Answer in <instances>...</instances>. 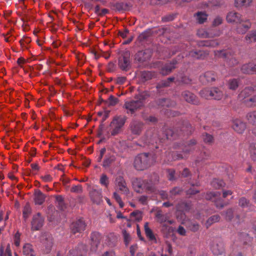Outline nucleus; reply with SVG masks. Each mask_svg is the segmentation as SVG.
Returning a JSON list of instances; mask_svg holds the SVG:
<instances>
[{
  "mask_svg": "<svg viewBox=\"0 0 256 256\" xmlns=\"http://www.w3.org/2000/svg\"><path fill=\"white\" fill-rule=\"evenodd\" d=\"M178 134L174 132L172 130L164 126L162 128V135L158 134V131L155 128L148 130L144 135L141 138V140L144 143V146H148L157 144L158 142H162L166 140H172L178 136Z\"/></svg>",
  "mask_w": 256,
  "mask_h": 256,
  "instance_id": "nucleus-1",
  "label": "nucleus"
},
{
  "mask_svg": "<svg viewBox=\"0 0 256 256\" xmlns=\"http://www.w3.org/2000/svg\"><path fill=\"white\" fill-rule=\"evenodd\" d=\"M226 20L228 22L239 24L237 28L238 33H245L250 27L251 24L248 20H244L241 18V16L234 12H230L226 16Z\"/></svg>",
  "mask_w": 256,
  "mask_h": 256,
  "instance_id": "nucleus-2",
  "label": "nucleus"
},
{
  "mask_svg": "<svg viewBox=\"0 0 256 256\" xmlns=\"http://www.w3.org/2000/svg\"><path fill=\"white\" fill-rule=\"evenodd\" d=\"M153 162L154 158L152 154L142 153L135 158L134 166L138 170H142L150 167Z\"/></svg>",
  "mask_w": 256,
  "mask_h": 256,
  "instance_id": "nucleus-3",
  "label": "nucleus"
},
{
  "mask_svg": "<svg viewBox=\"0 0 256 256\" xmlns=\"http://www.w3.org/2000/svg\"><path fill=\"white\" fill-rule=\"evenodd\" d=\"M132 184L134 190L138 193H142L144 191L152 192L154 190V184L150 180L136 178L133 180Z\"/></svg>",
  "mask_w": 256,
  "mask_h": 256,
  "instance_id": "nucleus-4",
  "label": "nucleus"
},
{
  "mask_svg": "<svg viewBox=\"0 0 256 256\" xmlns=\"http://www.w3.org/2000/svg\"><path fill=\"white\" fill-rule=\"evenodd\" d=\"M214 54L217 57L224 58L229 66H234L238 64V60L234 56V53L231 50H216Z\"/></svg>",
  "mask_w": 256,
  "mask_h": 256,
  "instance_id": "nucleus-5",
  "label": "nucleus"
},
{
  "mask_svg": "<svg viewBox=\"0 0 256 256\" xmlns=\"http://www.w3.org/2000/svg\"><path fill=\"white\" fill-rule=\"evenodd\" d=\"M130 53L129 50H126L122 52L118 58V66L124 71H128L130 68Z\"/></svg>",
  "mask_w": 256,
  "mask_h": 256,
  "instance_id": "nucleus-6",
  "label": "nucleus"
},
{
  "mask_svg": "<svg viewBox=\"0 0 256 256\" xmlns=\"http://www.w3.org/2000/svg\"><path fill=\"white\" fill-rule=\"evenodd\" d=\"M144 104H142L140 100H127L124 102V108L127 110V114H133L136 111L143 106Z\"/></svg>",
  "mask_w": 256,
  "mask_h": 256,
  "instance_id": "nucleus-7",
  "label": "nucleus"
},
{
  "mask_svg": "<svg viewBox=\"0 0 256 256\" xmlns=\"http://www.w3.org/2000/svg\"><path fill=\"white\" fill-rule=\"evenodd\" d=\"M220 193L218 192H208L205 196V198L207 200H210L214 202L216 208H223L226 204H224L222 199L219 198Z\"/></svg>",
  "mask_w": 256,
  "mask_h": 256,
  "instance_id": "nucleus-8",
  "label": "nucleus"
},
{
  "mask_svg": "<svg viewBox=\"0 0 256 256\" xmlns=\"http://www.w3.org/2000/svg\"><path fill=\"white\" fill-rule=\"evenodd\" d=\"M87 252L86 246L79 244L74 248L69 251L68 256H86Z\"/></svg>",
  "mask_w": 256,
  "mask_h": 256,
  "instance_id": "nucleus-9",
  "label": "nucleus"
},
{
  "mask_svg": "<svg viewBox=\"0 0 256 256\" xmlns=\"http://www.w3.org/2000/svg\"><path fill=\"white\" fill-rule=\"evenodd\" d=\"M115 184L123 194L128 196L130 190L123 176H116L115 180Z\"/></svg>",
  "mask_w": 256,
  "mask_h": 256,
  "instance_id": "nucleus-10",
  "label": "nucleus"
},
{
  "mask_svg": "<svg viewBox=\"0 0 256 256\" xmlns=\"http://www.w3.org/2000/svg\"><path fill=\"white\" fill-rule=\"evenodd\" d=\"M44 218L42 216L40 213L38 212L32 216L31 222L32 230H38L43 226Z\"/></svg>",
  "mask_w": 256,
  "mask_h": 256,
  "instance_id": "nucleus-11",
  "label": "nucleus"
},
{
  "mask_svg": "<svg viewBox=\"0 0 256 256\" xmlns=\"http://www.w3.org/2000/svg\"><path fill=\"white\" fill-rule=\"evenodd\" d=\"M86 224L83 219L80 218L73 222L70 225V230L73 234L81 233L86 228Z\"/></svg>",
  "mask_w": 256,
  "mask_h": 256,
  "instance_id": "nucleus-12",
  "label": "nucleus"
},
{
  "mask_svg": "<svg viewBox=\"0 0 256 256\" xmlns=\"http://www.w3.org/2000/svg\"><path fill=\"white\" fill-rule=\"evenodd\" d=\"M102 239L101 234L98 232H94L90 235V251L92 252H96L98 250V246Z\"/></svg>",
  "mask_w": 256,
  "mask_h": 256,
  "instance_id": "nucleus-13",
  "label": "nucleus"
},
{
  "mask_svg": "<svg viewBox=\"0 0 256 256\" xmlns=\"http://www.w3.org/2000/svg\"><path fill=\"white\" fill-rule=\"evenodd\" d=\"M144 124L137 120H132L130 127L132 133L134 135H140L144 130Z\"/></svg>",
  "mask_w": 256,
  "mask_h": 256,
  "instance_id": "nucleus-14",
  "label": "nucleus"
},
{
  "mask_svg": "<svg viewBox=\"0 0 256 256\" xmlns=\"http://www.w3.org/2000/svg\"><path fill=\"white\" fill-rule=\"evenodd\" d=\"M90 196L93 203L100 204L102 202V190L92 188L90 192Z\"/></svg>",
  "mask_w": 256,
  "mask_h": 256,
  "instance_id": "nucleus-15",
  "label": "nucleus"
},
{
  "mask_svg": "<svg viewBox=\"0 0 256 256\" xmlns=\"http://www.w3.org/2000/svg\"><path fill=\"white\" fill-rule=\"evenodd\" d=\"M208 54V52L206 50H191L188 54H186V56L192 58L193 60H203L206 58Z\"/></svg>",
  "mask_w": 256,
  "mask_h": 256,
  "instance_id": "nucleus-16",
  "label": "nucleus"
},
{
  "mask_svg": "<svg viewBox=\"0 0 256 256\" xmlns=\"http://www.w3.org/2000/svg\"><path fill=\"white\" fill-rule=\"evenodd\" d=\"M150 53L148 50H140L135 54L134 60L138 63H142L150 60Z\"/></svg>",
  "mask_w": 256,
  "mask_h": 256,
  "instance_id": "nucleus-17",
  "label": "nucleus"
},
{
  "mask_svg": "<svg viewBox=\"0 0 256 256\" xmlns=\"http://www.w3.org/2000/svg\"><path fill=\"white\" fill-rule=\"evenodd\" d=\"M216 74L214 71H208L200 76V80L203 84L210 82L216 80Z\"/></svg>",
  "mask_w": 256,
  "mask_h": 256,
  "instance_id": "nucleus-18",
  "label": "nucleus"
},
{
  "mask_svg": "<svg viewBox=\"0 0 256 256\" xmlns=\"http://www.w3.org/2000/svg\"><path fill=\"white\" fill-rule=\"evenodd\" d=\"M246 124L240 120L236 119L232 122V128L238 134H242L246 128Z\"/></svg>",
  "mask_w": 256,
  "mask_h": 256,
  "instance_id": "nucleus-19",
  "label": "nucleus"
},
{
  "mask_svg": "<svg viewBox=\"0 0 256 256\" xmlns=\"http://www.w3.org/2000/svg\"><path fill=\"white\" fill-rule=\"evenodd\" d=\"M240 70L244 74H256V63L249 62L244 64L242 66Z\"/></svg>",
  "mask_w": 256,
  "mask_h": 256,
  "instance_id": "nucleus-20",
  "label": "nucleus"
},
{
  "mask_svg": "<svg viewBox=\"0 0 256 256\" xmlns=\"http://www.w3.org/2000/svg\"><path fill=\"white\" fill-rule=\"evenodd\" d=\"M182 96L188 102L194 104H197L198 103L196 96L188 90H185L182 93Z\"/></svg>",
  "mask_w": 256,
  "mask_h": 256,
  "instance_id": "nucleus-21",
  "label": "nucleus"
},
{
  "mask_svg": "<svg viewBox=\"0 0 256 256\" xmlns=\"http://www.w3.org/2000/svg\"><path fill=\"white\" fill-rule=\"evenodd\" d=\"M196 144V142L194 140H191L189 142H187L181 146L182 150V152L185 154H188L191 152H193L195 148V146Z\"/></svg>",
  "mask_w": 256,
  "mask_h": 256,
  "instance_id": "nucleus-22",
  "label": "nucleus"
},
{
  "mask_svg": "<svg viewBox=\"0 0 256 256\" xmlns=\"http://www.w3.org/2000/svg\"><path fill=\"white\" fill-rule=\"evenodd\" d=\"M178 63L176 60H173L170 63L166 64L164 66L161 70L160 73L163 76H166L170 74L172 70L176 68L175 65Z\"/></svg>",
  "mask_w": 256,
  "mask_h": 256,
  "instance_id": "nucleus-23",
  "label": "nucleus"
},
{
  "mask_svg": "<svg viewBox=\"0 0 256 256\" xmlns=\"http://www.w3.org/2000/svg\"><path fill=\"white\" fill-rule=\"evenodd\" d=\"M156 76L157 74L154 72L144 70L140 72V80L144 82L156 78Z\"/></svg>",
  "mask_w": 256,
  "mask_h": 256,
  "instance_id": "nucleus-24",
  "label": "nucleus"
},
{
  "mask_svg": "<svg viewBox=\"0 0 256 256\" xmlns=\"http://www.w3.org/2000/svg\"><path fill=\"white\" fill-rule=\"evenodd\" d=\"M126 120V117L125 116H116L110 122V126H115L122 128L124 126Z\"/></svg>",
  "mask_w": 256,
  "mask_h": 256,
  "instance_id": "nucleus-25",
  "label": "nucleus"
},
{
  "mask_svg": "<svg viewBox=\"0 0 256 256\" xmlns=\"http://www.w3.org/2000/svg\"><path fill=\"white\" fill-rule=\"evenodd\" d=\"M211 250L215 255L222 254L224 252V244L222 242L214 243L211 246Z\"/></svg>",
  "mask_w": 256,
  "mask_h": 256,
  "instance_id": "nucleus-26",
  "label": "nucleus"
},
{
  "mask_svg": "<svg viewBox=\"0 0 256 256\" xmlns=\"http://www.w3.org/2000/svg\"><path fill=\"white\" fill-rule=\"evenodd\" d=\"M116 156L114 154H106L104 158L102 166L106 168H110L116 160Z\"/></svg>",
  "mask_w": 256,
  "mask_h": 256,
  "instance_id": "nucleus-27",
  "label": "nucleus"
},
{
  "mask_svg": "<svg viewBox=\"0 0 256 256\" xmlns=\"http://www.w3.org/2000/svg\"><path fill=\"white\" fill-rule=\"evenodd\" d=\"M22 253L24 256H35V252L32 246L28 243L26 244L23 246Z\"/></svg>",
  "mask_w": 256,
  "mask_h": 256,
  "instance_id": "nucleus-28",
  "label": "nucleus"
},
{
  "mask_svg": "<svg viewBox=\"0 0 256 256\" xmlns=\"http://www.w3.org/2000/svg\"><path fill=\"white\" fill-rule=\"evenodd\" d=\"M144 230L146 236L150 241H156V238L152 231L149 228V223L146 222L144 224Z\"/></svg>",
  "mask_w": 256,
  "mask_h": 256,
  "instance_id": "nucleus-29",
  "label": "nucleus"
},
{
  "mask_svg": "<svg viewBox=\"0 0 256 256\" xmlns=\"http://www.w3.org/2000/svg\"><path fill=\"white\" fill-rule=\"evenodd\" d=\"M45 195L40 190H37L34 193V202L36 204L41 205L45 200Z\"/></svg>",
  "mask_w": 256,
  "mask_h": 256,
  "instance_id": "nucleus-30",
  "label": "nucleus"
},
{
  "mask_svg": "<svg viewBox=\"0 0 256 256\" xmlns=\"http://www.w3.org/2000/svg\"><path fill=\"white\" fill-rule=\"evenodd\" d=\"M158 105L166 107H174L176 105V102L172 100L169 98H162L160 99L158 102Z\"/></svg>",
  "mask_w": 256,
  "mask_h": 256,
  "instance_id": "nucleus-31",
  "label": "nucleus"
},
{
  "mask_svg": "<svg viewBox=\"0 0 256 256\" xmlns=\"http://www.w3.org/2000/svg\"><path fill=\"white\" fill-rule=\"evenodd\" d=\"M180 131L184 132L186 134L188 135L194 131V128L188 121L182 122V126Z\"/></svg>",
  "mask_w": 256,
  "mask_h": 256,
  "instance_id": "nucleus-32",
  "label": "nucleus"
},
{
  "mask_svg": "<svg viewBox=\"0 0 256 256\" xmlns=\"http://www.w3.org/2000/svg\"><path fill=\"white\" fill-rule=\"evenodd\" d=\"M254 92V89L252 87H247L243 90L238 95L240 99L246 100L249 98L248 96L251 95Z\"/></svg>",
  "mask_w": 256,
  "mask_h": 256,
  "instance_id": "nucleus-33",
  "label": "nucleus"
},
{
  "mask_svg": "<svg viewBox=\"0 0 256 256\" xmlns=\"http://www.w3.org/2000/svg\"><path fill=\"white\" fill-rule=\"evenodd\" d=\"M174 77H170L166 80H163L157 84L156 88L158 90L162 88H166L170 86V83L174 81Z\"/></svg>",
  "mask_w": 256,
  "mask_h": 256,
  "instance_id": "nucleus-34",
  "label": "nucleus"
},
{
  "mask_svg": "<svg viewBox=\"0 0 256 256\" xmlns=\"http://www.w3.org/2000/svg\"><path fill=\"white\" fill-rule=\"evenodd\" d=\"M176 78V82L184 84H189L192 82L189 77L182 74H178Z\"/></svg>",
  "mask_w": 256,
  "mask_h": 256,
  "instance_id": "nucleus-35",
  "label": "nucleus"
},
{
  "mask_svg": "<svg viewBox=\"0 0 256 256\" xmlns=\"http://www.w3.org/2000/svg\"><path fill=\"white\" fill-rule=\"evenodd\" d=\"M212 92L216 93V91L212 90V88H204L200 92V94L202 98L206 99H210L212 98V94H213Z\"/></svg>",
  "mask_w": 256,
  "mask_h": 256,
  "instance_id": "nucleus-36",
  "label": "nucleus"
},
{
  "mask_svg": "<svg viewBox=\"0 0 256 256\" xmlns=\"http://www.w3.org/2000/svg\"><path fill=\"white\" fill-rule=\"evenodd\" d=\"M220 217L219 215H214L210 217L206 220L205 225L206 228L210 227L213 224L220 221Z\"/></svg>",
  "mask_w": 256,
  "mask_h": 256,
  "instance_id": "nucleus-37",
  "label": "nucleus"
},
{
  "mask_svg": "<svg viewBox=\"0 0 256 256\" xmlns=\"http://www.w3.org/2000/svg\"><path fill=\"white\" fill-rule=\"evenodd\" d=\"M52 245V240L50 238H46L44 242V252L46 254L50 253L51 251Z\"/></svg>",
  "mask_w": 256,
  "mask_h": 256,
  "instance_id": "nucleus-38",
  "label": "nucleus"
},
{
  "mask_svg": "<svg viewBox=\"0 0 256 256\" xmlns=\"http://www.w3.org/2000/svg\"><path fill=\"white\" fill-rule=\"evenodd\" d=\"M246 118L250 124L256 126V110L248 113Z\"/></svg>",
  "mask_w": 256,
  "mask_h": 256,
  "instance_id": "nucleus-39",
  "label": "nucleus"
},
{
  "mask_svg": "<svg viewBox=\"0 0 256 256\" xmlns=\"http://www.w3.org/2000/svg\"><path fill=\"white\" fill-rule=\"evenodd\" d=\"M150 96V93L149 92L144 91L140 92L138 95H136L135 98L137 100H140L142 104H144V102Z\"/></svg>",
  "mask_w": 256,
  "mask_h": 256,
  "instance_id": "nucleus-40",
  "label": "nucleus"
},
{
  "mask_svg": "<svg viewBox=\"0 0 256 256\" xmlns=\"http://www.w3.org/2000/svg\"><path fill=\"white\" fill-rule=\"evenodd\" d=\"M211 186L215 189H220L224 186L225 183L222 180L214 178L211 182Z\"/></svg>",
  "mask_w": 256,
  "mask_h": 256,
  "instance_id": "nucleus-41",
  "label": "nucleus"
},
{
  "mask_svg": "<svg viewBox=\"0 0 256 256\" xmlns=\"http://www.w3.org/2000/svg\"><path fill=\"white\" fill-rule=\"evenodd\" d=\"M186 226L189 230L192 232L198 231L200 228V226L198 223L192 221L188 222Z\"/></svg>",
  "mask_w": 256,
  "mask_h": 256,
  "instance_id": "nucleus-42",
  "label": "nucleus"
},
{
  "mask_svg": "<svg viewBox=\"0 0 256 256\" xmlns=\"http://www.w3.org/2000/svg\"><path fill=\"white\" fill-rule=\"evenodd\" d=\"M252 0H234V6L236 8L248 6L252 3Z\"/></svg>",
  "mask_w": 256,
  "mask_h": 256,
  "instance_id": "nucleus-43",
  "label": "nucleus"
},
{
  "mask_svg": "<svg viewBox=\"0 0 256 256\" xmlns=\"http://www.w3.org/2000/svg\"><path fill=\"white\" fill-rule=\"evenodd\" d=\"M245 40L248 44L256 42V30L248 34L245 38Z\"/></svg>",
  "mask_w": 256,
  "mask_h": 256,
  "instance_id": "nucleus-44",
  "label": "nucleus"
},
{
  "mask_svg": "<svg viewBox=\"0 0 256 256\" xmlns=\"http://www.w3.org/2000/svg\"><path fill=\"white\" fill-rule=\"evenodd\" d=\"M245 40L248 44L256 42V30L248 34L245 38Z\"/></svg>",
  "mask_w": 256,
  "mask_h": 256,
  "instance_id": "nucleus-45",
  "label": "nucleus"
},
{
  "mask_svg": "<svg viewBox=\"0 0 256 256\" xmlns=\"http://www.w3.org/2000/svg\"><path fill=\"white\" fill-rule=\"evenodd\" d=\"M178 210L188 211L190 208V204L186 202H182L176 206Z\"/></svg>",
  "mask_w": 256,
  "mask_h": 256,
  "instance_id": "nucleus-46",
  "label": "nucleus"
},
{
  "mask_svg": "<svg viewBox=\"0 0 256 256\" xmlns=\"http://www.w3.org/2000/svg\"><path fill=\"white\" fill-rule=\"evenodd\" d=\"M212 90H215L216 91V92H213L212 94V99L220 100L222 98L223 96V92L219 88H212Z\"/></svg>",
  "mask_w": 256,
  "mask_h": 256,
  "instance_id": "nucleus-47",
  "label": "nucleus"
},
{
  "mask_svg": "<svg viewBox=\"0 0 256 256\" xmlns=\"http://www.w3.org/2000/svg\"><path fill=\"white\" fill-rule=\"evenodd\" d=\"M244 103L248 107L256 106V96H252L244 100Z\"/></svg>",
  "mask_w": 256,
  "mask_h": 256,
  "instance_id": "nucleus-48",
  "label": "nucleus"
},
{
  "mask_svg": "<svg viewBox=\"0 0 256 256\" xmlns=\"http://www.w3.org/2000/svg\"><path fill=\"white\" fill-rule=\"evenodd\" d=\"M31 212L32 209L30 204L28 202L24 206L22 211L23 217L25 221L26 220L27 218H28L29 215L31 214Z\"/></svg>",
  "mask_w": 256,
  "mask_h": 256,
  "instance_id": "nucleus-49",
  "label": "nucleus"
},
{
  "mask_svg": "<svg viewBox=\"0 0 256 256\" xmlns=\"http://www.w3.org/2000/svg\"><path fill=\"white\" fill-rule=\"evenodd\" d=\"M249 151L251 159L256 162V146L254 144H251L250 145Z\"/></svg>",
  "mask_w": 256,
  "mask_h": 256,
  "instance_id": "nucleus-50",
  "label": "nucleus"
},
{
  "mask_svg": "<svg viewBox=\"0 0 256 256\" xmlns=\"http://www.w3.org/2000/svg\"><path fill=\"white\" fill-rule=\"evenodd\" d=\"M238 86V79H230L228 81V86L230 90H235Z\"/></svg>",
  "mask_w": 256,
  "mask_h": 256,
  "instance_id": "nucleus-51",
  "label": "nucleus"
},
{
  "mask_svg": "<svg viewBox=\"0 0 256 256\" xmlns=\"http://www.w3.org/2000/svg\"><path fill=\"white\" fill-rule=\"evenodd\" d=\"M218 44V43L215 40H208L201 42L200 46H205L215 47Z\"/></svg>",
  "mask_w": 256,
  "mask_h": 256,
  "instance_id": "nucleus-52",
  "label": "nucleus"
},
{
  "mask_svg": "<svg viewBox=\"0 0 256 256\" xmlns=\"http://www.w3.org/2000/svg\"><path fill=\"white\" fill-rule=\"evenodd\" d=\"M100 183L101 185L105 186L106 188L108 187L110 180L108 176L106 174H103L101 175L100 179Z\"/></svg>",
  "mask_w": 256,
  "mask_h": 256,
  "instance_id": "nucleus-53",
  "label": "nucleus"
},
{
  "mask_svg": "<svg viewBox=\"0 0 256 256\" xmlns=\"http://www.w3.org/2000/svg\"><path fill=\"white\" fill-rule=\"evenodd\" d=\"M207 14L202 12H198L196 14V19L200 24L204 23L207 19Z\"/></svg>",
  "mask_w": 256,
  "mask_h": 256,
  "instance_id": "nucleus-54",
  "label": "nucleus"
},
{
  "mask_svg": "<svg viewBox=\"0 0 256 256\" xmlns=\"http://www.w3.org/2000/svg\"><path fill=\"white\" fill-rule=\"evenodd\" d=\"M128 5L122 2H117L114 4V8L118 10H126L128 8Z\"/></svg>",
  "mask_w": 256,
  "mask_h": 256,
  "instance_id": "nucleus-55",
  "label": "nucleus"
},
{
  "mask_svg": "<svg viewBox=\"0 0 256 256\" xmlns=\"http://www.w3.org/2000/svg\"><path fill=\"white\" fill-rule=\"evenodd\" d=\"M122 233L124 237V244H126V246H128L132 240L131 236L130 234L125 230H122Z\"/></svg>",
  "mask_w": 256,
  "mask_h": 256,
  "instance_id": "nucleus-56",
  "label": "nucleus"
},
{
  "mask_svg": "<svg viewBox=\"0 0 256 256\" xmlns=\"http://www.w3.org/2000/svg\"><path fill=\"white\" fill-rule=\"evenodd\" d=\"M182 192V189L180 187H174L170 192V196L172 198L176 195H179Z\"/></svg>",
  "mask_w": 256,
  "mask_h": 256,
  "instance_id": "nucleus-57",
  "label": "nucleus"
},
{
  "mask_svg": "<svg viewBox=\"0 0 256 256\" xmlns=\"http://www.w3.org/2000/svg\"><path fill=\"white\" fill-rule=\"evenodd\" d=\"M156 216L158 219V220L160 223H163L167 220V216L163 214L160 211L156 212Z\"/></svg>",
  "mask_w": 256,
  "mask_h": 256,
  "instance_id": "nucleus-58",
  "label": "nucleus"
},
{
  "mask_svg": "<svg viewBox=\"0 0 256 256\" xmlns=\"http://www.w3.org/2000/svg\"><path fill=\"white\" fill-rule=\"evenodd\" d=\"M130 216L134 217L135 220L137 222H140L142 218V212L139 210H136L132 212L130 214Z\"/></svg>",
  "mask_w": 256,
  "mask_h": 256,
  "instance_id": "nucleus-59",
  "label": "nucleus"
},
{
  "mask_svg": "<svg viewBox=\"0 0 256 256\" xmlns=\"http://www.w3.org/2000/svg\"><path fill=\"white\" fill-rule=\"evenodd\" d=\"M110 126V135L112 136H115L118 135L121 132V129L120 128L118 127L115 126Z\"/></svg>",
  "mask_w": 256,
  "mask_h": 256,
  "instance_id": "nucleus-60",
  "label": "nucleus"
},
{
  "mask_svg": "<svg viewBox=\"0 0 256 256\" xmlns=\"http://www.w3.org/2000/svg\"><path fill=\"white\" fill-rule=\"evenodd\" d=\"M118 102V98H115L113 96H110L108 100L106 101V102L110 106H115Z\"/></svg>",
  "mask_w": 256,
  "mask_h": 256,
  "instance_id": "nucleus-61",
  "label": "nucleus"
},
{
  "mask_svg": "<svg viewBox=\"0 0 256 256\" xmlns=\"http://www.w3.org/2000/svg\"><path fill=\"white\" fill-rule=\"evenodd\" d=\"M225 218L228 220H232L234 217V211L232 208H229L224 212Z\"/></svg>",
  "mask_w": 256,
  "mask_h": 256,
  "instance_id": "nucleus-62",
  "label": "nucleus"
},
{
  "mask_svg": "<svg viewBox=\"0 0 256 256\" xmlns=\"http://www.w3.org/2000/svg\"><path fill=\"white\" fill-rule=\"evenodd\" d=\"M71 192L76 193H81L82 192V185L73 186L70 190Z\"/></svg>",
  "mask_w": 256,
  "mask_h": 256,
  "instance_id": "nucleus-63",
  "label": "nucleus"
},
{
  "mask_svg": "<svg viewBox=\"0 0 256 256\" xmlns=\"http://www.w3.org/2000/svg\"><path fill=\"white\" fill-rule=\"evenodd\" d=\"M210 156L209 153L206 152H203L200 153V158H202V159L200 160V158L197 159L196 160V163L197 164L200 161H202L203 160H204L206 159H207Z\"/></svg>",
  "mask_w": 256,
  "mask_h": 256,
  "instance_id": "nucleus-64",
  "label": "nucleus"
}]
</instances>
